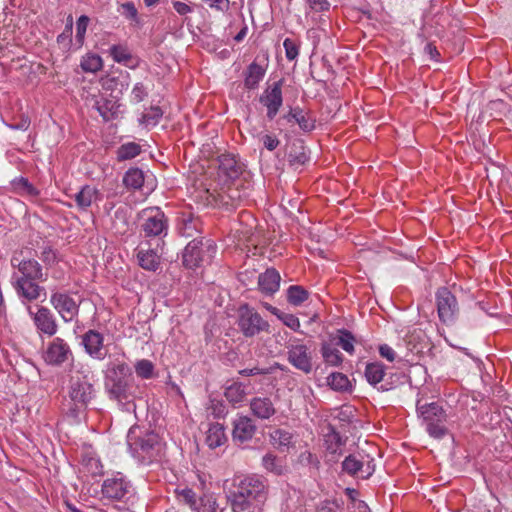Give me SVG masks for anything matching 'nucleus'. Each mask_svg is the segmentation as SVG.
Returning a JSON list of instances; mask_svg holds the SVG:
<instances>
[{
  "label": "nucleus",
  "mask_w": 512,
  "mask_h": 512,
  "mask_svg": "<svg viewBox=\"0 0 512 512\" xmlns=\"http://www.w3.org/2000/svg\"><path fill=\"white\" fill-rule=\"evenodd\" d=\"M266 498L267 485L257 476L236 479L228 496L233 512H262Z\"/></svg>",
  "instance_id": "1"
},
{
  "label": "nucleus",
  "mask_w": 512,
  "mask_h": 512,
  "mask_svg": "<svg viewBox=\"0 0 512 512\" xmlns=\"http://www.w3.org/2000/svg\"><path fill=\"white\" fill-rule=\"evenodd\" d=\"M131 369L123 361L111 362L105 373V389L111 399L127 400L130 390Z\"/></svg>",
  "instance_id": "2"
},
{
  "label": "nucleus",
  "mask_w": 512,
  "mask_h": 512,
  "mask_svg": "<svg viewBox=\"0 0 512 512\" xmlns=\"http://www.w3.org/2000/svg\"><path fill=\"white\" fill-rule=\"evenodd\" d=\"M94 375L88 369L81 367L70 376L69 397L77 406L85 407L94 397Z\"/></svg>",
  "instance_id": "3"
},
{
  "label": "nucleus",
  "mask_w": 512,
  "mask_h": 512,
  "mask_svg": "<svg viewBox=\"0 0 512 512\" xmlns=\"http://www.w3.org/2000/svg\"><path fill=\"white\" fill-rule=\"evenodd\" d=\"M222 186L220 191L214 189L213 192L207 190V200L209 204L216 206H236L239 202L249 196L248 190L250 183L244 184L242 179L237 181L221 182Z\"/></svg>",
  "instance_id": "4"
},
{
  "label": "nucleus",
  "mask_w": 512,
  "mask_h": 512,
  "mask_svg": "<svg viewBox=\"0 0 512 512\" xmlns=\"http://www.w3.org/2000/svg\"><path fill=\"white\" fill-rule=\"evenodd\" d=\"M417 413L425 423L426 430L430 436L440 439L446 434L445 422L447 415L439 404L435 402L421 404L418 401Z\"/></svg>",
  "instance_id": "5"
},
{
  "label": "nucleus",
  "mask_w": 512,
  "mask_h": 512,
  "mask_svg": "<svg viewBox=\"0 0 512 512\" xmlns=\"http://www.w3.org/2000/svg\"><path fill=\"white\" fill-rule=\"evenodd\" d=\"M287 361L297 370L309 374L313 370V356L310 347L301 339L291 338L287 345Z\"/></svg>",
  "instance_id": "6"
},
{
  "label": "nucleus",
  "mask_w": 512,
  "mask_h": 512,
  "mask_svg": "<svg viewBox=\"0 0 512 512\" xmlns=\"http://www.w3.org/2000/svg\"><path fill=\"white\" fill-rule=\"evenodd\" d=\"M237 324L246 337H253L261 332H269L270 328L269 323L247 304L239 307Z\"/></svg>",
  "instance_id": "7"
},
{
  "label": "nucleus",
  "mask_w": 512,
  "mask_h": 512,
  "mask_svg": "<svg viewBox=\"0 0 512 512\" xmlns=\"http://www.w3.org/2000/svg\"><path fill=\"white\" fill-rule=\"evenodd\" d=\"M101 492L109 500L124 501L132 495L133 488L121 473H117L103 482Z\"/></svg>",
  "instance_id": "8"
},
{
  "label": "nucleus",
  "mask_w": 512,
  "mask_h": 512,
  "mask_svg": "<svg viewBox=\"0 0 512 512\" xmlns=\"http://www.w3.org/2000/svg\"><path fill=\"white\" fill-rule=\"evenodd\" d=\"M72 351L68 343L56 337L47 343L42 352V359L47 365L59 367L72 358Z\"/></svg>",
  "instance_id": "9"
},
{
  "label": "nucleus",
  "mask_w": 512,
  "mask_h": 512,
  "mask_svg": "<svg viewBox=\"0 0 512 512\" xmlns=\"http://www.w3.org/2000/svg\"><path fill=\"white\" fill-rule=\"evenodd\" d=\"M436 303L440 320L446 324L453 323L459 312L455 296L447 288H439L436 293Z\"/></svg>",
  "instance_id": "10"
},
{
  "label": "nucleus",
  "mask_w": 512,
  "mask_h": 512,
  "mask_svg": "<svg viewBox=\"0 0 512 512\" xmlns=\"http://www.w3.org/2000/svg\"><path fill=\"white\" fill-rule=\"evenodd\" d=\"M282 84V79L272 83L259 98L260 103L267 108L266 116L269 120L276 117L283 104Z\"/></svg>",
  "instance_id": "11"
},
{
  "label": "nucleus",
  "mask_w": 512,
  "mask_h": 512,
  "mask_svg": "<svg viewBox=\"0 0 512 512\" xmlns=\"http://www.w3.org/2000/svg\"><path fill=\"white\" fill-rule=\"evenodd\" d=\"M218 178L221 182L237 181L241 179L243 164L232 154H221L218 157Z\"/></svg>",
  "instance_id": "12"
},
{
  "label": "nucleus",
  "mask_w": 512,
  "mask_h": 512,
  "mask_svg": "<svg viewBox=\"0 0 512 512\" xmlns=\"http://www.w3.org/2000/svg\"><path fill=\"white\" fill-rule=\"evenodd\" d=\"M50 302L65 322L73 321V319L78 315L79 305L66 293H52Z\"/></svg>",
  "instance_id": "13"
},
{
  "label": "nucleus",
  "mask_w": 512,
  "mask_h": 512,
  "mask_svg": "<svg viewBox=\"0 0 512 512\" xmlns=\"http://www.w3.org/2000/svg\"><path fill=\"white\" fill-rule=\"evenodd\" d=\"M373 460L368 455L353 454L345 458L342 468L350 475H359L362 478L370 476L374 470Z\"/></svg>",
  "instance_id": "14"
},
{
  "label": "nucleus",
  "mask_w": 512,
  "mask_h": 512,
  "mask_svg": "<svg viewBox=\"0 0 512 512\" xmlns=\"http://www.w3.org/2000/svg\"><path fill=\"white\" fill-rule=\"evenodd\" d=\"M28 312L33 319L36 329L51 337L58 331V324L53 313L46 307H39L36 312H33L31 307H28Z\"/></svg>",
  "instance_id": "15"
},
{
  "label": "nucleus",
  "mask_w": 512,
  "mask_h": 512,
  "mask_svg": "<svg viewBox=\"0 0 512 512\" xmlns=\"http://www.w3.org/2000/svg\"><path fill=\"white\" fill-rule=\"evenodd\" d=\"M12 285L17 295L28 302L35 301L42 295L46 297L45 289L36 284L32 279L15 278L12 279Z\"/></svg>",
  "instance_id": "16"
},
{
  "label": "nucleus",
  "mask_w": 512,
  "mask_h": 512,
  "mask_svg": "<svg viewBox=\"0 0 512 512\" xmlns=\"http://www.w3.org/2000/svg\"><path fill=\"white\" fill-rule=\"evenodd\" d=\"M256 432V426L248 416H238L233 421V441L243 444L251 440Z\"/></svg>",
  "instance_id": "17"
},
{
  "label": "nucleus",
  "mask_w": 512,
  "mask_h": 512,
  "mask_svg": "<svg viewBox=\"0 0 512 512\" xmlns=\"http://www.w3.org/2000/svg\"><path fill=\"white\" fill-rule=\"evenodd\" d=\"M103 336L95 330H89L83 335L82 343L85 351L93 358L102 360L106 356Z\"/></svg>",
  "instance_id": "18"
},
{
  "label": "nucleus",
  "mask_w": 512,
  "mask_h": 512,
  "mask_svg": "<svg viewBox=\"0 0 512 512\" xmlns=\"http://www.w3.org/2000/svg\"><path fill=\"white\" fill-rule=\"evenodd\" d=\"M11 264L13 267H17L21 275L13 274L12 279L15 278H26V279H41L42 268L40 264L35 260L21 261L17 257H12Z\"/></svg>",
  "instance_id": "19"
},
{
  "label": "nucleus",
  "mask_w": 512,
  "mask_h": 512,
  "mask_svg": "<svg viewBox=\"0 0 512 512\" xmlns=\"http://www.w3.org/2000/svg\"><path fill=\"white\" fill-rule=\"evenodd\" d=\"M281 276L275 268H268L258 275V288L261 293L271 296L280 288Z\"/></svg>",
  "instance_id": "20"
},
{
  "label": "nucleus",
  "mask_w": 512,
  "mask_h": 512,
  "mask_svg": "<svg viewBox=\"0 0 512 512\" xmlns=\"http://www.w3.org/2000/svg\"><path fill=\"white\" fill-rule=\"evenodd\" d=\"M249 406L251 413L260 420H268L276 413L274 403L266 396L252 398Z\"/></svg>",
  "instance_id": "21"
},
{
  "label": "nucleus",
  "mask_w": 512,
  "mask_h": 512,
  "mask_svg": "<svg viewBox=\"0 0 512 512\" xmlns=\"http://www.w3.org/2000/svg\"><path fill=\"white\" fill-rule=\"evenodd\" d=\"M202 241L194 239L189 242L182 255V263L188 269L199 267L203 261L202 257Z\"/></svg>",
  "instance_id": "22"
},
{
  "label": "nucleus",
  "mask_w": 512,
  "mask_h": 512,
  "mask_svg": "<svg viewBox=\"0 0 512 512\" xmlns=\"http://www.w3.org/2000/svg\"><path fill=\"white\" fill-rule=\"evenodd\" d=\"M266 74V68L256 61H253L243 71L244 88L247 90H255L259 87L260 82Z\"/></svg>",
  "instance_id": "23"
},
{
  "label": "nucleus",
  "mask_w": 512,
  "mask_h": 512,
  "mask_svg": "<svg viewBox=\"0 0 512 512\" xmlns=\"http://www.w3.org/2000/svg\"><path fill=\"white\" fill-rule=\"evenodd\" d=\"M285 118L288 122L295 121L303 132H311L315 129V118L310 112H304L300 107L291 108Z\"/></svg>",
  "instance_id": "24"
},
{
  "label": "nucleus",
  "mask_w": 512,
  "mask_h": 512,
  "mask_svg": "<svg viewBox=\"0 0 512 512\" xmlns=\"http://www.w3.org/2000/svg\"><path fill=\"white\" fill-rule=\"evenodd\" d=\"M100 199L101 194L99 190L96 187L90 185H85L75 195V202L77 206L82 209L90 207L93 203H96Z\"/></svg>",
  "instance_id": "25"
},
{
  "label": "nucleus",
  "mask_w": 512,
  "mask_h": 512,
  "mask_svg": "<svg viewBox=\"0 0 512 512\" xmlns=\"http://www.w3.org/2000/svg\"><path fill=\"white\" fill-rule=\"evenodd\" d=\"M134 433L135 430L130 429L128 433V443L131 446L135 445L142 452L149 453L159 443V437L154 432H147L144 436L139 437L135 442H133Z\"/></svg>",
  "instance_id": "26"
},
{
  "label": "nucleus",
  "mask_w": 512,
  "mask_h": 512,
  "mask_svg": "<svg viewBox=\"0 0 512 512\" xmlns=\"http://www.w3.org/2000/svg\"><path fill=\"white\" fill-rule=\"evenodd\" d=\"M138 264L141 268L155 272L160 266V257L153 250L140 249L137 252Z\"/></svg>",
  "instance_id": "27"
},
{
  "label": "nucleus",
  "mask_w": 512,
  "mask_h": 512,
  "mask_svg": "<svg viewBox=\"0 0 512 512\" xmlns=\"http://www.w3.org/2000/svg\"><path fill=\"white\" fill-rule=\"evenodd\" d=\"M206 443L210 448H217L226 441L224 427L219 423L210 424L206 431Z\"/></svg>",
  "instance_id": "28"
},
{
  "label": "nucleus",
  "mask_w": 512,
  "mask_h": 512,
  "mask_svg": "<svg viewBox=\"0 0 512 512\" xmlns=\"http://www.w3.org/2000/svg\"><path fill=\"white\" fill-rule=\"evenodd\" d=\"M139 221L143 224H165L168 219L159 207H148L139 213Z\"/></svg>",
  "instance_id": "29"
},
{
  "label": "nucleus",
  "mask_w": 512,
  "mask_h": 512,
  "mask_svg": "<svg viewBox=\"0 0 512 512\" xmlns=\"http://www.w3.org/2000/svg\"><path fill=\"white\" fill-rule=\"evenodd\" d=\"M224 395L233 405L242 403L247 395L246 386L241 382H233L225 388Z\"/></svg>",
  "instance_id": "30"
},
{
  "label": "nucleus",
  "mask_w": 512,
  "mask_h": 512,
  "mask_svg": "<svg viewBox=\"0 0 512 512\" xmlns=\"http://www.w3.org/2000/svg\"><path fill=\"white\" fill-rule=\"evenodd\" d=\"M123 184L129 190L140 189L144 184V173L139 168H130L123 177Z\"/></svg>",
  "instance_id": "31"
},
{
  "label": "nucleus",
  "mask_w": 512,
  "mask_h": 512,
  "mask_svg": "<svg viewBox=\"0 0 512 512\" xmlns=\"http://www.w3.org/2000/svg\"><path fill=\"white\" fill-rule=\"evenodd\" d=\"M309 157L302 142L293 144L288 154V162L291 166L299 167L308 161Z\"/></svg>",
  "instance_id": "32"
},
{
  "label": "nucleus",
  "mask_w": 512,
  "mask_h": 512,
  "mask_svg": "<svg viewBox=\"0 0 512 512\" xmlns=\"http://www.w3.org/2000/svg\"><path fill=\"white\" fill-rule=\"evenodd\" d=\"M142 151V148L139 144L135 142L124 143L118 147L116 151L117 161L122 162L126 160H130L138 156Z\"/></svg>",
  "instance_id": "33"
},
{
  "label": "nucleus",
  "mask_w": 512,
  "mask_h": 512,
  "mask_svg": "<svg viewBox=\"0 0 512 512\" xmlns=\"http://www.w3.org/2000/svg\"><path fill=\"white\" fill-rule=\"evenodd\" d=\"M327 384L331 389L340 392L351 390V383L348 377L340 372H333L327 377Z\"/></svg>",
  "instance_id": "34"
},
{
  "label": "nucleus",
  "mask_w": 512,
  "mask_h": 512,
  "mask_svg": "<svg viewBox=\"0 0 512 512\" xmlns=\"http://www.w3.org/2000/svg\"><path fill=\"white\" fill-rule=\"evenodd\" d=\"M333 340L335 345L340 346L347 353L352 354L354 352L355 337L351 332L345 329L338 330Z\"/></svg>",
  "instance_id": "35"
},
{
  "label": "nucleus",
  "mask_w": 512,
  "mask_h": 512,
  "mask_svg": "<svg viewBox=\"0 0 512 512\" xmlns=\"http://www.w3.org/2000/svg\"><path fill=\"white\" fill-rule=\"evenodd\" d=\"M385 369L383 364L375 362L369 363L365 369V377L371 385H376L383 380Z\"/></svg>",
  "instance_id": "36"
},
{
  "label": "nucleus",
  "mask_w": 512,
  "mask_h": 512,
  "mask_svg": "<svg viewBox=\"0 0 512 512\" xmlns=\"http://www.w3.org/2000/svg\"><path fill=\"white\" fill-rule=\"evenodd\" d=\"M309 293L302 286L292 285L287 289V300L293 306H300L308 299Z\"/></svg>",
  "instance_id": "37"
},
{
  "label": "nucleus",
  "mask_w": 512,
  "mask_h": 512,
  "mask_svg": "<svg viewBox=\"0 0 512 512\" xmlns=\"http://www.w3.org/2000/svg\"><path fill=\"white\" fill-rule=\"evenodd\" d=\"M321 353L324 361L331 366H338L343 360L339 350L328 343L322 345Z\"/></svg>",
  "instance_id": "38"
},
{
  "label": "nucleus",
  "mask_w": 512,
  "mask_h": 512,
  "mask_svg": "<svg viewBox=\"0 0 512 512\" xmlns=\"http://www.w3.org/2000/svg\"><path fill=\"white\" fill-rule=\"evenodd\" d=\"M13 190L18 194L37 196L39 191L25 177H19L11 182Z\"/></svg>",
  "instance_id": "39"
},
{
  "label": "nucleus",
  "mask_w": 512,
  "mask_h": 512,
  "mask_svg": "<svg viewBox=\"0 0 512 512\" xmlns=\"http://www.w3.org/2000/svg\"><path fill=\"white\" fill-rule=\"evenodd\" d=\"M191 509L194 512H216L217 503L212 495H203L196 498L195 505Z\"/></svg>",
  "instance_id": "40"
},
{
  "label": "nucleus",
  "mask_w": 512,
  "mask_h": 512,
  "mask_svg": "<svg viewBox=\"0 0 512 512\" xmlns=\"http://www.w3.org/2000/svg\"><path fill=\"white\" fill-rule=\"evenodd\" d=\"M109 53L113 60L118 63L127 64L132 60V54L127 45L124 44L112 45L109 49Z\"/></svg>",
  "instance_id": "41"
},
{
  "label": "nucleus",
  "mask_w": 512,
  "mask_h": 512,
  "mask_svg": "<svg viewBox=\"0 0 512 512\" xmlns=\"http://www.w3.org/2000/svg\"><path fill=\"white\" fill-rule=\"evenodd\" d=\"M270 441L275 447H288L292 442V434L284 429H275L270 433Z\"/></svg>",
  "instance_id": "42"
},
{
  "label": "nucleus",
  "mask_w": 512,
  "mask_h": 512,
  "mask_svg": "<svg viewBox=\"0 0 512 512\" xmlns=\"http://www.w3.org/2000/svg\"><path fill=\"white\" fill-rule=\"evenodd\" d=\"M103 67L102 58L97 54H87L81 61V68L85 72L96 73Z\"/></svg>",
  "instance_id": "43"
},
{
  "label": "nucleus",
  "mask_w": 512,
  "mask_h": 512,
  "mask_svg": "<svg viewBox=\"0 0 512 512\" xmlns=\"http://www.w3.org/2000/svg\"><path fill=\"white\" fill-rule=\"evenodd\" d=\"M163 112L159 106H151L141 117V122L147 126H155L161 119Z\"/></svg>",
  "instance_id": "44"
},
{
  "label": "nucleus",
  "mask_w": 512,
  "mask_h": 512,
  "mask_svg": "<svg viewBox=\"0 0 512 512\" xmlns=\"http://www.w3.org/2000/svg\"><path fill=\"white\" fill-rule=\"evenodd\" d=\"M262 463L264 468L269 472L277 475L283 473V465L281 464V461L273 454H266L262 459Z\"/></svg>",
  "instance_id": "45"
},
{
  "label": "nucleus",
  "mask_w": 512,
  "mask_h": 512,
  "mask_svg": "<svg viewBox=\"0 0 512 512\" xmlns=\"http://www.w3.org/2000/svg\"><path fill=\"white\" fill-rule=\"evenodd\" d=\"M136 374L143 379H150L153 376L154 365L151 361L142 359L135 365Z\"/></svg>",
  "instance_id": "46"
},
{
  "label": "nucleus",
  "mask_w": 512,
  "mask_h": 512,
  "mask_svg": "<svg viewBox=\"0 0 512 512\" xmlns=\"http://www.w3.org/2000/svg\"><path fill=\"white\" fill-rule=\"evenodd\" d=\"M89 21H90V19L86 15L80 16L78 18V20H77L75 39H76V42H77L79 47H81L83 45V43H84L85 34H86V31H87V27H88Z\"/></svg>",
  "instance_id": "47"
},
{
  "label": "nucleus",
  "mask_w": 512,
  "mask_h": 512,
  "mask_svg": "<svg viewBox=\"0 0 512 512\" xmlns=\"http://www.w3.org/2000/svg\"><path fill=\"white\" fill-rule=\"evenodd\" d=\"M84 467L92 475H100L103 473V466L100 460L94 456H86L82 461Z\"/></svg>",
  "instance_id": "48"
},
{
  "label": "nucleus",
  "mask_w": 512,
  "mask_h": 512,
  "mask_svg": "<svg viewBox=\"0 0 512 512\" xmlns=\"http://www.w3.org/2000/svg\"><path fill=\"white\" fill-rule=\"evenodd\" d=\"M341 510L342 502L337 500H324L316 507V512H339Z\"/></svg>",
  "instance_id": "49"
},
{
  "label": "nucleus",
  "mask_w": 512,
  "mask_h": 512,
  "mask_svg": "<svg viewBox=\"0 0 512 512\" xmlns=\"http://www.w3.org/2000/svg\"><path fill=\"white\" fill-rule=\"evenodd\" d=\"M286 58L290 61L295 60L299 54V45L292 39L286 38L283 42Z\"/></svg>",
  "instance_id": "50"
},
{
  "label": "nucleus",
  "mask_w": 512,
  "mask_h": 512,
  "mask_svg": "<svg viewBox=\"0 0 512 512\" xmlns=\"http://www.w3.org/2000/svg\"><path fill=\"white\" fill-rule=\"evenodd\" d=\"M278 319L281 320L284 325H286L287 327H289L290 329H292L294 331H298L300 329V321L293 314H287V313L281 312L278 315Z\"/></svg>",
  "instance_id": "51"
},
{
  "label": "nucleus",
  "mask_w": 512,
  "mask_h": 512,
  "mask_svg": "<svg viewBox=\"0 0 512 512\" xmlns=\"http://www.w3.org/2000/svg\"><path fill=\"white\" fill-rule=\"evenodd\" d=\"M148 95L147 88L143 83H136L132 89L131 97L132 101L135 103H139L145 99Z\"/></svg>",
  "instance_id": "52"
},
{
  "label": "nucleus",
  "mask_w": 512,
  "mask_h": 512,
  "mask_svg": "<svg viewBox=\"0 0 512 512\" xmlns=\"http://www.w3.org/2000/svg\"><path fill=\"white\" fill-rule=\"evenodd\" d=\"M204 2L208 4L211 9L222 13L227 12L230 8L229 0H204Z\"/></svg>",
  "instance_id": "53"
},
{
  "label": "nucleus",
  "mask_w": 512,
  "mask_h": 512,
  "mask_svg": "<svg viewBox=\"0 0 512 512\" xmlns=\"http://www.w3.org/2000/svg\"><path fill=\"white\" fill-rule=\"evenodd\" d=\"M123 13L126 18L135 21L139 24L138 11L132 2H126L122 5Z\"/></svg>",
  "instance_id": "54"
},
{
  "label": "nucleus",
  "mask_w": 512,
  "mask_h": 512,
  "mask_svg": "<svg viewBox=\"0 0 512 512\" xmlns=\"http://www.w3.org/2000/svg\"><path fill=\"white\" fill-rule=\"evenodd\" d=\"M309 7L315 12H326L330 9L328 0H307Z\"/></svg>",
  "instance_id": "55"
},
{
  "label": "nucleus",
  "mask_w": 512,
  "mask_h": 512,
  "mask_svg": "<svg viewBox=\"0 0 512 512\" xmlns=\"http://www.w3.org/2000/svg\"><path fill=\"white\" fill-rule=\"evenodd\" d=\"M261 141H262L264 147L269 151L275 150L280 144L279 139L272 134L263 135L261 138Z\"/></svg>",
  "instance_id": "56"
},
{
  "label": "nucleus",
  "mask_w": 512,
  "mask_h": 512,
  "mask_svg": "<svg viewBox=\"0 0 512 512\" xmlns=\"http://www.w3.org/2000/svg\"><path fill=\"white\" fill-rule=\"evenodd\" d=\"M103 85L107 89H114L117 88L118 85H120V91H122L123 88L128 87V83L121 81L119 77H107Z\"/></svg>",
  "instance_id": "57"
},
{
  "label": "nucleus",
  "mask_w": 512,
  "mask_h": 512,
  "mask_svg": "<svg viewBox=\"0 0 512 512\" xmlns=\"http://www.w3.org/2000/svg\"><path fill=\"white\" fill-rule=\"evenodd\" d=\"M179 497L182 501H184L186 504H188L190 506V508H192L193 505H195V501L197 498L196 494L191 489H183L179 493Z\"/></svg>",
  "instance_id": "58"
},
{
  "label": "nucleus",
  "mask_w": 512,
  "mask_h": 512,
  "mask_svg": "<svg viewBox=\"0 0 512 512\" xmlns=\"http://www.w3.org/2000/svg\"><path fill=\"white\" fill-rule=\"evenodd\" d=\"M289 220L293 222H297L298 224H304L306 222H311V219L307 216L305 212H303L300 208L297 209V213L290 212Z\"/></svg>",
  "instance_id": "59"
},
{
  "label": "nucleus",
  "mask_w": 512,
  "mask_h": 512,
  "mask_svg": "<svg viewBox=\"0 0 512 512\" xmlns=\"http://www.w3.org/2000/svg\"><path fill=\"white\" fill-rule=\"evenodd\" d=\"M379 353L381 357L387 359L389 362H393L396 357L395 351L387 344H383L379 347Z\"/></svg>",
  "instance_id": "60"
},
{
  "label": "nucleus",
  "mask_w": 512,
  "mask_h": 512,
  "mask_svg": "<svg viewBox=\"0 0 512 512\" xmlns=\"http://www.w3.org/2000/svg\"><path fill=\"white\" fill-rule=\"evenodd\" d=\"M239 373L243 376L266 375V374L270 373V369L253 367L250 369H243V370L239 371Z\"/></svg>",
  "instance_id": "61"
},
{
  "label": "nucleus",
  "mask_w": 512,
  "mask_h": 512,
  "mask_svg": "<svg viewBox=\"0 0 512 512\" xmlns=\"http://www.w3.org/2000/svg\"><path fill=\"white\" fill-rule=\"evenodd\" d=\"M172 5L175 11L181 16L187 15L192 12V8L184 2L173 1Z\"/></svg>",
  "instance_id": "62"
},
{
  "label": "nucleus",
  "mask_w": 512,
  "mask_h": 512,
  "mask_svg": "<svg viewBox=\"0 0 512 512\" xmlns=\"http://www.w3.org/2000/svg\"><path fill=\"white\" fill-rule=\"evenodd\" d=\"M144 231L146 236H158L161 234H167L166 226H145Z\"/></svg>",
  "instance_id": "63"
},
{
  "label": "nucleus",
  "mask_w": 512,
  "mask_h": 512,
  "mask_svg": "<svg viewBox=\"0 0 512 512\" xmlns=\"http://www.w3.org/2000/svg\"><path fill=\"white\" fill-rule=\"evenodd\" d=\"M71 41H72V32H66L65 29L57 37L58 44L63 45L64 48H66V49L69 48Z\"/></svg>",
  "instance_id": "64"
}]
</instances>
